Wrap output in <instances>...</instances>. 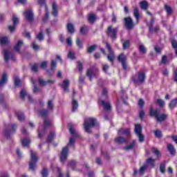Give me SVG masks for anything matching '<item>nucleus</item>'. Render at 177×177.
<instances>
[{"mask_svg": "<svg viewBox=\"0 0 177 177\" xmlns=\"http://www.w3.org/2000/svg\"><path fill=\"white\" fill-rule=\"evenodd\" d=\"M160 109L154 110L153 107L150 108L149 109V115H151V117H154L157 122H162V121H165V120H167V118L168 117L167 114L163 113L162 115H160Z\"/></svg>", "mask_w": 177, "mask_h": 177, "instance_id": "nucleus-1", "label": "nucleus"}, {"mask_svg": "<svg viewBox=\"0 0 177 177\" xmlns=\"http://www.w3.org/2000/svg\"><path fill=\"white\" fill-rule=\"evenodd\" d=\"M74 143H75V138L71 137L69 139V143L68 144V145L64 148H63L61 152V155H60L61 162H64V161L67 160V156H68V147H70V146H73Z\"/></svg>", "mask_w": 177, "mask_h": 177, "instance_id": "nucleus-2", "label": "nucleus"}, {"mask_svg": "<svg viewBox=\"0 0 177 177\" xmlns=\"http://www.w3.org/2000/svg\"><path fill=\"white\" fill-rule=\"evenodd\" d=\"M95 125H96V119L93 118H88L85 119L84 128L86 132H87L88 133H91V129L93 128Z\"/></svg>", "mask_w": 177, "mask_h": 177, "instance_id": "nucleus-3", "label": "nucleus"}, {"mask_svg": "<svg viewBox=\"0 0 177 177\" xmlns=\"http://www.w3.org/2000/svg\"><path fill=\"white\" fill-rule=\"evenodd\" d=\"M30 158L29 168L31 171H34L37 168V162L38 161V154L37 152L30 150Z\"/></svg>", "mask_w": 177, "mask_h": 177, "instance_id": "nucleus-4", "label": "nucleus"}, {"mask_svg": "<svg viewBox=\"0 0 177 177\" xmlns=\"http://www.w3.org/2000/svg\"><path fill=\"white\" fill-rule=\"evenodd\" d=\"M103 44H105L106 49H108L109 55H107V59L109 62L113 63L114 59H115V55H114V51L111 48V46L109 44V42L104 41Z\"/></svg>", "mask_w": 177, "mask_h": 177, "instance_id": "nucleus-5", "label": "nucleus"}, {"mask_svg": "<svg viewBox=\"0 0 177 177\" xmlns=\"http://www.w3.org/2000/svg\"><path fill=\"white\" fill-rule=\"evenodd\" d=\"M134 132L141 143L145 142V136L142 134V126L140 124H135Z\"/></svg>", "mask_w": 177, "mask_h": 177, "instance_id": "nucleus-6", "label": "nucleus"}, {"mask_svg": "<svg viewBox=\"0 0 177 177\" xmlns=\"http://www.w3.org/2000/svg\"><path fill=\"white\" fill-rule=\"evenodd\" d=\"M117 32H118V28H113V26H109L106 30V35L112 39H115V38H117Z\"/></svg>", "mask_w": 177, "mask_h": 177, "instance_id": "nucleus-7", "label": "nucleus"}, {"mask_svg": "<svg viewBox=\"0 0 177 177\" xmlns=\"http://www.w3.org/2000/svg\"><path fill=\"white\" fill-rule=\"evenodd\" d=\"M145 80H146V75L143 71L138 72V75L133 77L134 82H145Z\"/></svg>", "mask_w": 177, "mask_h": 177, "instance_id": "nucleus-8", "label": "nucleus"}, {"mask_svg": "<svg viewBox=\"0 0 177 177\" xmlns=\"http://www.w3.org/2000/svg\"><path fill=\"white\" fill-rule=\"evenodd\" d=\"M124 24L127 30H132L133 27H135V24H133V20L131 17H128L124 19Z\"/></svg>", "mask_w": 177, "mask_h": 177, "instance_id": "nucleus-9", "label": "nucleus"}, {"mask_svg": "<svg viewBox=\"0 0 177 177\" xmlns=\"http://www.w3.org/2000/svg\"><path fill=\"white\" fill-rule=\"evenodd\" d=\"M24 16L28 20V21H32L34 19V13H32V10L28 9L24 12Z\"/></svg>", "mask_w": 177, "mask_h": 177, "instance_id": "nucleus-10", "label": "nucleus"}, {"mask_svg": "<svg viewBox=\"0 0 177 177\" xmlns=\"http://www.w3.org/2000/svg\"><path fill=\"white\" fill-rule=\"evenodd\" d=\"M97 71H99V70L96 68H91L87 71L86 75L88 77L90 81H92L93 77L97 74Z\"/></svg>", "mask_w": 177, "mask_h": 177, "instance_id": "nucleus-11", "label": "nucleus"}, {"mask_svg": "<svg viewBox=\"0 0 177 177\" xmlns=\"http://www.w3.org/2000/svg\"><path fill=\"white\" fill-rule=\"evenodd\" d=\"M13 26H9L8 30L10 32H13L16 29V26L19 24V18L16 15L12 16Z\"/></svg>", "mask_w": 177, "mask_h": 177, "instance_id": "nucleus-12", "label": "nucleus"}, {"mask_svg": "<svg viewBox=\"0 0 177 177\" xmlns=\"http://www.w3.org/2000/svg\"><path fill=\"white\" fill-rule=\"evenodd\" d=\"M118 62L122 63V66L124 70H127V56H125V55H124V53H122V54L119 55V56L118 57Z\"/></svg>", "mask_w": 177, "mask_h": 177, "instance_id": "nucleus-13", "label": "nucleus"}, {"mask_svg": "<svg viewBox=\"0 0 177 177\" xmlns=\"http://www.w3.org/2000/svg\"><path fill=\"white\" fill-rule=\"evenodd\" d=\"M3 56H4V59L6 60V62H8V60H9L10 59H11L12 60H14L15 58L13 57V54H12L10 52H9L8 50H3Z\"/></svg>", "mask_w": 177, "mask_h": 177, "instance_id": "nucleus-14", "label": "nucleus"}, {"mask_svg": "<svg viewBox=\"0 0 177 177\" xmlns=\"http://www.w3.org/2000/svg\"><path fill=\"white\" fill-rule=\"evenodd\" d=\"M20 97L21 99H24V97H28V99L30 100V102H32V98H31V96L27 93V91L26 89H22L20 92Z\"/></svg>", "mask_w": 177, "mask_h": 177, "instance_id": "nucleus-15", "label": "nucleus"}, {"mask_svg": "<svg viewBox=\"0 0 177 177\" xmlns=\"http://www.w3.org/2000/svg\"><path fill=\"white\" fill-rule=\"evenodd\" d=\"M99 103H101V104H102L105 110H110V109H111V105L110 104V102H105L104 100H100Z\"/></svg>", "mask_w": 177, "mask_h": 177, "instance_id": "nucleus-16", "label": "nucleus"}, {"mask_svg": "<svg viewBox=\"0 0 177 177\" xmlns=\"http://www.w3.org/2000/svg\"><path fill=\"white\" fill-rule=\"evenodd\" d=\"M133 13L134 17H136V19L137 20V23H139V19H140V12H139L138 7L133 8Z\"/></svg>", "mask_w": 177, "mask_h": 177, "instance_id": "nucleus-17", "label": "nucleus"}, {"mask_svg": "<svg viewBox=\"0 0 177 177\" xmlns=\"http://www.w3.org/2000/svg\"><path fill=\"white\" fill-rule=\"evenodd\" d=\"M8 82V73H4L2 75L1 80H0V87L3 86Z\"/></svg>", "mask_w": 177, "mask_h": 177, "instance_id": "nucleus-18", "label": "nucleus"}, {"mask_svg": "<svg viewBox=\"0 0 177 177\" xmlns=\"http://www.w3.org/2000/svg\"><path fill=\"white\" fill-rule=\"evenodd\" d=\"M52 15L53 16H57V13L59 12V9L57 8V3H56V2H53L52 4Z\"/></svg>", "mask_w": 177, "mask_h": 177, "instance_id": "nucleus-19", "label": "nucleus"}, {"mask_svg": "<svg viewBox=\"0 0 177 177\" xmlns=\"http://www.w3.org/2000/svg\"><path fill=\"white\" fill-rule=\"evenodd\" d=\"M68 85H70V81L68 80H64L62 86L64 92H68Z\"/></svg>", "mask_w": 177, "mask_h": 177, "instance_id": "nucleus-20", "label": "nucleus"}, {"mask_svg": "<svg viewBox=\"0 0 177 177\" xmlns=\"http://www.w3.org/2000/svg\"><path fill=\"white\" fill-rule=\"evenodd\" d=\"M119 136H121L122 135H130L131 133V131H129V129H120L118 132Z\"/></svg>", "mask_w": 177, "mask_h": 177, "instance_id": "nucleus-21", "label": "nucleus"}, {"mask_svg": "<svg viewBox=\"0 0 177 177\" xmlns=\"http://www.w3.org/2000/svg\"><path fill=\"white\" fill-rule=\"evenodd\" d=\"M53 82H55V81H53V80L45 81L42 78L39 77V84L41 86H45V85H46V84H48V83L53 84Z\"/></svg>", "mask_w": 177, "mask_h": 177, "instance_id": "nucleus-22", "label": "nucleus"}, {"mask_svg": "<svg viewBox=\"0 0 177 177\" xmlns=\"http://www.w3.org/2000/svg\"><path fill=\"white\" fill-rule=\"evenodd\" d=\"M167 150L169 151L171 156H175V153H176V149H175V147H174L171 144L167 145Z\"/></svg>", "mask_w": 177, "mask_h": 177, "instance_id": "nucleus-23", "label": "nucleus"}, {"mask_svg": "<svg viewBox=\"0 0 177 177\" xmlns=\"http://www.w3.org/2000/svg\"><path fill=\"white\" fill-rule=\"evenodd\" d=\"M78 101L77 100L73 99L72 100V111L75 113V111H77V109H78Z\"/></svg>", "mask_w": 177, "mask_h": 177, "instance_id": "nucleus-24", "label": "nucleus"}, {"mask_svg": "<svg viewBox=\"0 0 177 177\" xmlns=\"http://www.w3.org/2000/svg\"><path fill=\"white\" fill-rule=\"evenodd\" d=\"M23 44H24L23 41L19 40L17 44H16L15 46H14L15 50H16V52H19L20 48H21Z\"/></svg>", "mask_w": 177, "mask_h": 177, "instance_id": "nucleus-25", "label": "nucleus"}, {"mask_svg": "<svg viewBox=\"0 0 177 177\" xmlns=\"http://www.w3.org/2000/svg\"><path fill=\"white\" fill-rule=\"evenodd\" d=\"M138 50L141 55H146L147 52V49H146V47L143 44H140L138 47Z\"/></svg>", "mask_w": 177, "mask_h": 177, "instance_id": "nucleus-26", "label": "nucleus"}, {"mask_svg": "<svg viewBox=\"0 0 177 177\" xmlns=\"http://www.w3.org/2000/svg\"><path fill=\"white\" fill-rule=\"evenodd\" d=\"M21 143H22V146H24V147H27L30 146V144L31 143V140H30V138H24L21 140Z\"/></svg>", "mask_w": 177, "mask_h": 177, "instance_id": "nucleus-27", "label": "nucleus"}, {"mask_svg": "<svg viewBox=\"0 0 177 177\" xmlns=\"http://www.w3.org/2000/svg\"><path fill=\"white\" fill-rule=\"evenodd\" d=\"M67 30L68 32H70V34H74L75 31V29L74 28V25H73L72 24H68Z\"/></svg>", "mask_w": 177, "mask_h": 177, "instance_id": "nucleus-28", "label": "nucleus"}, {"mask_svg": "<svg viewBox=\"0 0 177 177\" xmlns=\"http://www.w3.org/2000/svg\"><path fill=\"white\" fill-rule=\"evenodd\" d=\"M176 105H177V99L176 98V99L171 100V101L169 104V107L171 110H172V109H175V107H176Z\"/></svg>", "mask_w": 177, "mask_h": 177, "instance_id": "nucleus-29", "label": "nucleus"}, {"mask_svg": "<svg viewBox=\"0 0 177 177\" xmlns=\"http://www.w3.org/2000/svg\"><path fill=\"white\" fill-rule=\"evenodd\" d=\"M136 145V142L135 140H133L130 145L124 147V150H132V149L135 147Z\"/></svg>", "mask_w": 177, "mask_h": 177, "instance_id": "nucleus-30", "label": "nucleus"}, {"mask_svg": "<svg viewBox=\"0 0 177 177\" xmlns=\"http://www.w3.org/2000/svg\"><path fill=\"white\" fill-rule=\"evenodd\" d=\"M115 141L116 142V143H125L127 142V138L119 136L115 139Z\"/></svg>", "mask_w": 177, "mask_h": 177, "instance_id": "nucleus-31", "label": "nucleus"}, {"mask_svg": "<svg viewBox=\"0 0 177 177\" xmlns=\"http://www.w3.org/2000/svg\"><path fill=\"white\" fill-rule=\"evenodd\" d=\"M107 88H103L100 100H104V99H107Z\"/></svg>", "mask_w": 177, "mask_h": 177, "instance_id": "nucleus-32", "label": "nucleus"}, {"mask_svg": "<svg viewBox=\"0 0 177 177\" xmlns=\"http://www.w3.org/2000/svg\"><path fill=\"white\" fill-rule=\"evenodd\" d=\"M140 6L141 9H143L144 10H146L147 8H149V4L147 3V1H143L140 3Z\"/></svg>", "mask_w": 177, "mask_h": 177, "instance_id": "nucleus-33", "label": "nucleus"}, {"mask_svg": "<svg viewBox=\"0 0 177 177\" xmlns=\"http://www.w3.org/2000/svg\"><path fill=\"white\" fill-rule=\"evenodd\" d=\"M154 162H156V159H153L152 158H149L147 159V163L150 164L152 168H154L155 167Z\"/></svg>", "mask_w": 177, "mask_h": 177, "instance_id": "nucleus-34", "label": "nucleus"}, {"mask_svg": "<svg viewBox=\"0 0 177 177\" xmlns=\"http://www.w3.org/2000/svg\"><path fill=\"white\" fill-rule=\"evenodd\" d=\"M165 167H166L165 162L160 163L159 169L161 174H165Z\"/></svg>", "mask_w": 177, "mask_h": 177, "instance_id": "nucleus-35", "label": "nucleus"}, {"mask_svg": "<svg viewBox=\"0 0 177 177\" xmlns=\"http://www.w3.org/2000/svg\"><path fill=\"white\" fill-rule=\"evenodd\" d=\"M95 20H96V16L94 14H90L88 15V21L90 23H95Z\"/></svg>", "mask_w": 177, "mask_h": 177, "instance_id": "nucleus-36", "label": "nucleus"}, {"mask_svg": "<svg viewBox=\"0 0 177 177\" xmlns=\"http://www.w3.org/2000/svg\"><path fill=\"white\" fill-rule=\"evenodd\" d=\"M37 39L38 41H44V32L41 31L38 33V35L36 36Z\"/></svg>", "mask_w": 177, "mask_h": 177, "instance_id": "nucleus-37", "label": "nucleus"}, {"mask_svg": "<svg viewBox=\"0 0 177 177\" xmlns=\"http://www.w3.org/2000/svg\"><path fill=\"white\" fill-rule=\"evenodd\" d=\"M48 19H49V10H48V7L46 6V14L43 18V21H48Z\"/></svg>", "mask_w": 177, "mask_h": 177, "instance_id": "nucleus-38", "label": "nucleus"}, {"mask_svg": "<svg viewBox=\"0 0 177 177\" xmlns=\"http://www.w3.org/2000/svg\"><path fill=\"white\" fill-rule=\"evenodd\" d=\"M50 127H52V122L45 120H44V129H46V128H50Z\"/></svg>", "mask_w": 177, "mask_h": 177, "instance_id": "nucleus-39", "label": "nucleus"}, {"mask_svg": "<svg viewBox=\"0 0 177 177\" xmlns=\"http://www.w3.org/2000/svg\"><path fill=\"white\" fill-rule=\"evenodd\" d=\"M8 37H0V44L1 45H5V44H8Z\"/></svg>", "mask_w": 177, "mask_h": 177, "instance_id": "nucleus-40", "label": "nucleus"}, {"mask_svg": "<svg viewBox=\"0 0 177 177\" xmlns=\"http://www.w3.org/2000/svg\"><path fill=\"white\" fill-rule=\"evenodd\" d=\"M96 45H93L91 46H89L88 48H87V52L88 53H92V52H95V50H96Z\"/></svg>", "mask_w": 177, "mask_h": 177, "instance_id": "nucleus-41", "label": "nucleus"}, {"mask_svg": "<svg viewBox=\"0 0 177 177\" xmlns=\"http://www.w3.org/2000/svg\"><path fill=\"white\" fill-rule=\"evenodd\" d=\"M69 128V131L72 135H75V129H74V127H73V124L69 123L68 124Z\"/></svg>", "mask_w": 177, "mask_h": 177, "instance_id": "nucleus-42", "label": "nucleus"}, {"mask_svg": "<svg viewBox=\"0 0 177 177\" xmlns=\"http://www.w3.org/2000/svg\"><path fill=\"white\" fill-rule=\"evenodd\" d=\"M156 103L160 107H164V106H165V101H164L161 99H158L156 101Z\"/></svg>", "mask_w": 177, "mask_h": 177, "instance_id": "nucleus-43", "label": "nucleus"}, {"mask_svg": "<svg viewBox=\"0 0 177 177\" xmlns=\"http://www.w3.org/2000/svg\"><path fill=\"white\" fill-rule=\"evenodd\" d=\"M160 30V27L156 26L153 28V26H149V32H157Z\"/></svg>", "mask_w": 177, "mask_h": 177, "instance_id": "nucleus-44", "label": "nucleus"}, {"mask_svg": "<svg viewBox=\"0 0 177 177\" xmlns=\"http://www.w3.org/2000/svg\"><path fill=\"white\" fill-rule=\"evenodd\" d=\"M53 138H55V132L52 131L50 133V134L47 138V142L48 143L50 142L51 140H53Z\"/></svg>", "mask_w": 177, "mask_h": 177, "instance_id": "nucleus-45", "label": "nucleus"}, {"mask_svg": "<svg viewBox=\"0 0 177 177\" xmlns=\"http://www.w3.org/2000/svg\"><path fill=\"white\" fill-rule=\"evenodd\" d=\"M165 9L167 13V15H171L172 13V8L168 5H165Z\"/></svg>", "mask_w": 177, "mask_h": 177, "instance_id": "nucleus-46", "label": "nucleus"}, {"mask_svg": "<svg viewBox=\"0 0 177 177\" xmlns=\"http://www.w3.org/2000/svg\"><path fill=\"white\" fill-rule=\"evenodd\" d=\"M154 135H155L156 138H162V133H161V131H160V130H156L154 131Z\"/></svg>", "mask_w": 177, "mask_h": 177, "instance_id": "nucleus-47", "label": "nucleus"}, {"mask_svg": "<svg viewBox=\"0 0 177 177\" xmlns=\"http://www.w3.org/2000/svg\"><path fill=\"white\" fill-rule=\"evenodd\" d=\"M32 83L34 85L33 93H37V92H39V88H38V86H37V85H35V81H34V80H32Z\"/></svg>", "mask_w": 177, "mask_h": 177, "instance_id": "nucleus-48", "label": "nucleus"}, {"mask_svg": "<svg viewBox=\"0 0 177 177\" xmlns=\"http://www.w3.org/2000/svg\"><path fill=\"white\" fill-rule=\"evenodd\" d=\"M146 168H147V165H145L140 167V171H139L140 175H143V174H145V171H146Z\"/></svg>", "mask_w": 177, "mask_h": 177, "instance_id": "nucleus-49", "label": "nucleus"}, {"mask_svg": "<svg viewBox=\"0 0 177 177\" xmlns=\"http://www.w3.org/2000/svg\"><path fill=\"white\" fill-rule=\"evenodd\" d=\"M80 32L84 35V34H86L88 32V27L84 26L80 28Z\"/></svg>", "mask_w": 177, "mask_h": 177, "instance_id": "nucleus-50", "label": "nucleus"}, {"mask_svg": "<svg viewBox=\"0 0 177 177\" xmlns=\"http://www.w3.org/2000/svg\"><path fill=\"white\" fill-rule=\"evenodd\" d=\"M53 107H54L53 101L48 100V109L52 111V110H53Z\"/></svg>", "mask_w": 177, "mask_h": 177, "instance_id": "nucleus-51", "label": "nucleus"}, {"mask_svg": "<svg viewBox=\"0 0 177 177\" xmlns=\"http://www.w3.org/2000/svg\"><path fill=\"white\" fill-rule=\"evenodd\" d=\"M153 153L157 156V157H161V153H160V151L157 149L156 148H152Z\"/></svg>", "mask_w": 177, "mask_h": 177, "instance_id": "nucleus-52", "label": "nucleus"}, {"mask_svg": "<svg viewBox=\"0 0 177 177\" xmlns=\"http://www.w3.org/2000/svg\"><path fill=\"white\" fill-rule=\"evenodd\" d=\"M17 117L19 121H24V120H25L24 114H23V113H17Z\"/></svg>", "mask_w": 177, "mask_h": 177, "instance_id": "nucleus-53", "label": "nucleus"}, {"mask_svg": "<svg viewBox=\"0 0 177 177\" xmlns=\"http://www.w3.org/2000/svg\"><path fill=\"white\" fill-rule=\"evenodd\" d=\"M14 81L15 86H20L21 81L20 80V79H19V77H15Z\"/></svg>", "mask_w": 177, "mask_h": 177, "instance_id": "nucleus-54", "label": "nucleus"}, {"mask_svg": "<svg viewBox=\"0 0 177 177\" xmlns=\"http://www.w3.org/2000/svg\"><path fill=\"white\" fill-rule=\"evenodd\" d=\"M32 48L34 49V50H39V46H38L37 44V42L33 41L32 43Z\"/></svg>", "mask_w": 177, "mask_h": 177, "instance_id": "nucleus-55", "label": "nucleus"}, {"mask_svg": "<svg viewBox=\"0 0 177 177\" xmlns=\"http://www.w3.org/2000/svg\"><path fill=\"white\" fill-rule=\"evenodd\" d=\"M68 59H71L72 60H74V59H75V55H74V53L69 51L68 53Z\"/></svg>", "mask_w": 177, "mask_h": 177, "instance_id": "nucleus-56", "label": "nucleus"}, {"mask_svg": "<svg viewBox=\"0 0 177 177\" xmlns=\"http://www.w3.org/2000/svg\"><path fill=\"white\" fill-rule=\"evenodd\" d=\"M41 175L43 177H48V169L44 168L41 171Z\"/></svg>", "mask_w": 177, "mask_h": 177, "instance_id": "nucleus-57", "label": "nucleus"}, {"mask_svg": "<svg viewBox=\"0 0 177 177\" xmlns=\"http://www.w3.org/2000/svg\"><path fill=\"white\" fill-rule=\"evenodd\" d=\"M48 112L46 110H42L40 111V115H41V117L45 118L48 115Z\"/></svg>", "mask_w": 177, "mask_h": 177, "instance_id": "nucleus-58", "label": "nucleus"}, {"mask_svg": "<svg viewBox=\"0 0 177 177\" xmlns=\"http://www.w3.org/2000/svg\"><path fill=\"white\" fill-rule=\"evenodd\" d=\"M76 44L80 49H82V42H81V40L80 39V38L77 39Z\"/></svg>", "mask_w": 177, "mask_h": 177, "instance_id": "nucleus-59", "label": "nucleus"}, {"mask_svg": "<svg viewBox=\"0 0 177 177\" xmlns=\"http://www.w3.org/2000/svg\"><path fill=\"white\" fill-rule=\"evenodd\" d=\"M55 68H56V61L53 60L51 62V71H55Z\"/></svg>", "mask_w": 177, "mask_h": 177, "instance_id": "nucleus-60", "label": "nucleus"}, {"mask_svg": "<svg viewBox=\"0 0 177 177\" xmlns=\"http://www.w3.org/2000/svg\"><path fill=\"white\" fill-rule=\"evenodd\" d=\"M75 161L72 160L71 162H69L68 163V167H70V168H72V169H74V167H75Z\"/></svg>", "mask_w": 177, "mask_h": 177, "instance_id": "nucleus-61", "label": "nucleus"}, {"mask_svg": "<svg viewBox=\"0 0 177 177\" xmlns=\"http://www.w3.org/2000/svg\"><path fill=\"white\" fill-rule=\"evenodd\" d=\"M129 41L127 40L123 43V49H127V48H129Z\"/></svg>", "mask_w": 177, "mask_h": 177, "instance_id": "nucleus-62", "label": "nucleus"}, {"mask_svg": "<svg viewBox=\"0 0 177 177\" xmlns=\"http://www.w3.org/2000/svg\"><path fill=\"white\" fill-rule=\"evenodd\" d=\"M174 80L176 82H177V68L174 71Z\"/></svg>", "mask_w": 177, "mask_h": 177, "instance_id": "nucleus-63", "label": "nucleus"}, {"mask_svg": "<svg viewBox=\"0 0 177 177\" xmlns=\"http://www.w3.org/2000/svg\"><path fill=\"white\" fill-rule=\"evenodd\" d=\"M171 45H172L173 48L176 49L177 48V41L176 40H172L171 41Z\"/></svg>", "mask_w": 177, "mask_h": 177, "instance_id": "nucleus-64", "label": "nucleus"}]
</instances>
